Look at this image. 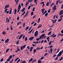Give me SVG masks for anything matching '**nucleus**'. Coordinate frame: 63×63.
Listing matches in <instances>:
<instances>
[{"label": "nucleus", "mask_w": 63, "mask_h": 63, "mask_svg": "<svg viewBox=\"0 0 63 63\" xmlns=\"http://www.w3.org/2000/svg\"><path fill=\"white\" fill-rule=\"evenodd\" d=\"M11 58H12V55H11L9 57V59H11Z\"/></svg>", "instance_id": "44"}, {"label": "nucleus", "mask_w": 63, "mask_h": 63, "mask_svg": "<svg viewBox=\"0 0 63 63\" xmlns=\"http://www.w3.org/2000/svg\"><path fill=\"white\" fill-rule=\"evenodd\" d=\"M59 36H61V33L58 34V37H59Z\"/></svg>", "instance_id": "50"}, {"label": "nucleus", "mask_w": 63, "mask_h": 63, "mask_svg": "<svg viewBox=\"0 0 63 63\" xmlns=\"http://www.w3.org/2000/svg\"><path fill=\"white\" fill-rule=\"evenodd\" d=\"M55 34L54 33H53L51 36V37H52V38H54L56 36V34L55 35Z\"/></svg>", "instance_id": "6"}, {"label": "nucleus", "mask_w": 63, "mask_h": 63, "mask_svg": "<svg viewBox=\"0 0 63 63\" xmlns=\"http://www.w3.org/2000/svg\"><path fill=\"white\" fill-rule=\"evenodd\" d=\"M63 41V38L60 41V43H61L62 42V41Z\"/></svg>", "instance_id": "62"}, {"label": "nucleus", "mask_w": 63, "mask_h": 63, "mask_svg": "<svg viewBox=\"0 0 63 63\" xmlns=\"http://www.w3.org/2000/svg\"><path fill=\"white\" fill-rule=\"evenodd\" d=\"M22 36H23V34L21 35L18 38V40H20V39L22 37Z\"/></svg>", "instance_id": "10"}, {"label": "nucleus", "mask_w": 63, "mask_h": 63, "mask_svg": "<svg viewBox=\"0 0 63 63\" xmlns=\"http://www.w3.org/2000/svg\"><path fill=\"white\" fill-rule=\"evenodd\" d=\"M33 29H32L31 31H30V32H28V33H31V32H32V31H33Z\"/></svg>", "instance_id": "26"}, {"label": "nucleus", "mask_w": 63, "mask_h": 63, "mask_svg": "<svg viewBox=\"0 0 63 63\" xmlns=\"http://www.w3.org/2000/svg\"><path fill=\"white\" fill-rule=\"evenodd\" d=\"M48 54L47 53H46L45 54H44V56H46Z\"/></svg>", "instance_id": "57"}, {"label": "nucleus", "mask_w": 63, "mask_h": 63, "mask_svg": "<svg viewBox=\"0 0 63 63\" xmlns=\"http://www.w3.org/2000/svg\"><path fill=\"white\" fill-rule=\"evenodd\" d=\"M39 39H40L39 38H37L36 39V41H39V40H40Z\"/></svg>", "instance_id": "56"}, {"label": "nucleus", "mask_w": 63, "mask_h": 63, "mask_svg": "<svg viewBox=\"0 0 63 63\" xmlns=\"http://www.w3.org/2000/svg\"><path fill=\"white\" fill-rule=\"evenodd\" d=\"M41 19L40 18H39V19H38V20L37 21V23H39V21H40V20Z\"/></svg>", "instance_id": "37"}, {"label": "nucleus", "mask_w": 63, "mask_h": 63, "mask_svg": "<svg viewBox=\"0 0 63 63\" xmlns=\"http://www.w3.org/2000/svg\"><path fill=\"white\" fill-rule=\"evenodd\" d=\"M20 8H21V5L20 4H19L18 5V9L17 10L18 13V12H19V11H20Z\"/></svg>", "instance_id": "3"}, {"label": "nucleus", "mask_w": 63, "mask_h": 63, "mask_svg": "<svg viewBox=\"0 0 63 63\" xmlns=\"http://www.w3.org/2000/svg\"><path fill=\"white\" fill-rule=\"evenodd\" d=\"M36 46V44H35V45H34V44H33L32 45V47H35V46Z\"/></svg>", "instance_id": "46"}, {"label": "nucleus", "mask_w": 63, "mask_h": 63, "mask_svg": "<svg viewBox=\"0 0 63 63\" xmlns=\"http://www.w3.org/2000/svg\"><path fill=\"white\" fill-rule=\"evenodd\" d=\"M63 51V50L61 51H60L58 54L57 55V57H59V56H60L61 55V54H62V53Z\"/></svg>", "instance_id": "2"}, {"label": "nucleus", "mask_w": 63, "mask_h": 63, "mask_svg": "<svg viewBox=\"0 0 63 63\" xmlns=\"http://www.w3.org/2000/svg\"><path fill=\"white\" fill-rule=\"evenodd\" d=\"M26 13L25 11L22 14L21 16H23V15H24Z\"/></svg>", "instance_id": "29"}, {"label": "nucleus", "mask_w": 63, "mask_h": 63, "mask_svg": "<svg viewBox=\"0 0 63 63\" xmlns=\"http://www.w3.org/2000/svg\"><path fill=\"white\" fill-rule=\"evenodd\" d=\"M20 48H21V50H22V49H24V47H23V46H22L21 47H20Z\"/></svg>", "instance_id": "22"}, {"label": "nucleus", "mask_w": 63, "mask_h": 63, "mask_svg": "<svg viewBox=\"0 0 63 63\" xmlns=\"http://www.w3.org/2000/svg\"><path fill=\"white\" fill-rule=\"evenodd\" d=\"M25 41H26L27 40V37H26V38H25Z\"/></svg>", "instance_id": "49"}, {"label": "nucleus", "mask_w": 63, "mask_h": 63, "mask_svg": "<svg viewBox=\"0 0 63 63\" xmlns=\"http://www.w3.org/2000/svg\"><path fill=\"white\" fill-rule=\"evenodd\" d=\"M9 50H10V49H9V48L7 49L6 50V53H7V52H8L9 51Z\"/></svg>", "instance_id": "19"}, {"label": "nucleus", "mask_w": 63, "mask_h": 63, "mask_svg": "<svg viewBox=\"0 0 63 63\" xmlns=\"http://www.w3.org/2000/svg\"><path fill=\"white\" fill-rule=\"evenodd\" d=\"M34 15V12H32L31 13V16H32V15Z\"/></svg>", "instance_id": "43"}, {"label": "nucleus", "mask_w": 63, "mask_h": 63, "mask_svg": "<svg viewBox=\"0 0 63 63\" xmlns=\"http://www.w3.org/2000/svg\"><path fill=\"white\" fill-rule=\"evenodd\" d=\"M18 59H19V58H16L15 59L14 62H15L16 61V60H18Z\"/></svg>", "instance_id": "40"}, {"label": "nucleus", "mask_w": 63, "mask_h": 63, "mask_svg": "<svg viewBox=\"0 0 63 63\" xmlns=\"http://www.w3.org/2000/svg\"><path fill=\"white\" fill-rule=\"evenodd\" d=\"M38 35V31H36L34 33V36H35L36 37Z\"/></svg>", "instance_id": "4"}, {"label": "nucleus", "mask_w": 63, "mask_h": 63, "mask_svg": "<svg viewBox=\"0 0 63 63\" xmlns=\"http://www.w3.org/2000/svg\"><path fill=\"white\" fill-rule=\"evenodd\" d=\"M51 41H50L49 43V45H51Z\"/></svg>", "instance_id": "38"}, {"label": "nucleus", "mask_w": 63, "mask_h": 63, "mask_svg": "<svg viewBox=\"0 0 63 63\" xmlns=\"http://www.w3.org/2000/svg\"><path fill=\"white\" fill-rule=\"evenodd\" d=\"M45 8H43L42 9L41 11H42V13H43L44 12V11H45Z\"/></svg>", "instance_id": "15"}, {"label": "nucleus", "mask_w": 63, "mask_h": 63, "mask_svg": "<svg viewBox=\"0 0 63 63\" xmlns=\"http://www.w3.org/2000/svg\"><path fill=\"white\" fill-rule=\"evenodd\" d=\"M33 60V58H31L29 61V62H31Z\"/></svg>", "instance_id": "20"}, {"label": "nucleus", "mask_w": 63, "mask_h": 63, "mask_svg": "<svg viewBox=\"0 0 63 63\" xmlns=\"http://www.w3.org/2000/svg\"><path fill=\"white\" fill-rule=\"evenodd\" d=\"M10 29L11 30H13V28L12 27V26H10Z\"/></svg>", "instance_id": "51"}, {"label": "nucleus", "mask_w": 63, "mask_h": 63, "mask_svg": "<svg viewBox=\"0 0 63 63\" xmlns=\"http://www.w3.org/2000/svg\"><path fill=\"white\" fill-rule=\"evenodd\" d=\"M28 12H27L26 13V14L24 16V18H25L27 16H28Z\"/></svg>", "instance_id": "12"}, {"label": "nucleus", "mask_w": 63, "mask_h": 63, "mask_svg": "<svg viewBox=\"0 0 63 63\" xmlns=\"http://www.w3.org/2000/svg\"><path fill=\"white\" fill-rule=\"evenodd\" d=\"M42 27V25H39L38 27V29H39V28H40V27Z\"/></svg>", "instance_id": "21"}, {"label": "nucleus", "mask_w": 63, "mask_h": 63, "mask_svg": "<svg viewBox=\"0 0 63 63\" xmlns=\"http://www.w3.org/2000/svg\"><path fill=\"white\" fill-rule=\"evenodd\" d=\"M47 15H48V13H46L45 14V16H47Z\"/></svg>", "instance_id": "36"}, {"label": "nucleus", "mask_w": 63, "mask_h": 63, "mask_svg": "<svg viewBox=\"0 0 63 63\" xmlns=\"http://www.w3.org/2000/svg\"><path fill=\"white\" fill-rule=\"evenodd\" d=\"M45 36V34H42V35L40 36L39 37L40 39H41L44 38V39H45L46 38V36Z\"/></svg>", "instance_id": "1"}, {"label": "nucleus", "mask_w": 63, "mask_h": 63, "mask_svg": "<svg viewBox=\"0 0 63 63\" xmlns=\"http://www.w3.org/2000/svg\"><path fill=\"white\" fill-rule=\"evenodd\" d=\"M35 7H33V9H32V11L33 12H34V11H35Z\"/></svg>", "instance_id": "54"}, {"label": "nucleus", "mask_w": 63, "mask_h": 63, "mask_svg": "<svg viewBox=\"0 0 63 63\" xmlns=\"http://www.w3.org/2000/svg\"><path fill=\"white\" fill-rule=\"evenodd\" d=\"M29 28V27L27 26L25 29L26 30H27Z\"/></svg>", "instance_id": "32"}, {"label": "nucleus", "mask_w": 63, "mask_h": 63, "mask_svg": "<svg viewBox=\"0 0 63 63\" xmlns=\"http://www.w3.org/2000/svg\"><path fill=\"white\" fill-rule=\"evenodd\" d=\"M36 60H33V61H32V63L33 62H35Z\"/></svg>", "instance_id": "63"}, {"label": "nucleus", "mask_w": 63, "mask_h": 63, "mask_svg": "<svg viewBox=\"0 0 63 63\" xmlns=\"http://www.w3.org/2000/svg\"><path fill=\"white\" fill-rule=\"evenodd\" d=\"M10 60V59L9 58L7 60V62H8V61H9Z\"/></svg>", "instance_id": "58"}, {"label": "nucleus", "mask_w": 63, "mask_h": 63, "mask_svg": "<svg viewBox=\"0 0 63 63\" xmlns=\"http://www.w3.org/2000/svg\"><path fill=\"white\" fill-rule=\"evenodd\" d=\"M22 63H26V61L25 60L23 61L22 62Z\"/></svg>", "instance_id": "33"}, {"label": "nucleus", "mask_w": 63, "mask_h": 63, "mask_svg": "<svg viewBox=\"0 0 63 63\" xmlns=\"http://www.w3.org/2000/svg\"><path fill=\"white\" fill-rule=\"evenodd\" d=\"M25 11V8H23V9L21 10V11L22 12V13H23L24 11Z\"/></svg>", "instance_id": "23"}, {"label": "nucleus", "mask_w": 63, "mask_h": 63, "mask_svg": "<svg viewBox=\"0 0 63 63\" xmlns=\"http://www.w3.org/2000/svg\"><path fill=\"white\" fill-rule=\"evenodd\" d=\"M36 49H34L33 50V54H34L35 52H36Z\"/></svg>", "instance_id": "24"}, {"label": "nucleus", "mask_w": 63, "mask_h": 63, "mask_svg": "<svg viewBox=\"0 0 63 63\" xmlns=\"http://www.w3.org/2000/svg\"><path fill=\"white\" fill-rule=\"evenodd\" d=\"M50 52L52 51V48H51L50 49Z\"/></svg>", "instance_id": "61"}, {"label": "nucleus", "mask_w": 63, "mask_h": 63, "mask_svg": "<svg viewBox=\"0 0 63 63\" xmlns=\"http://www.w3.org/2000/svg\"><path fill=\"white\" fill-rule=\"evenodd\" d=\"M51 20H52V21H53V24L54 23V20H53L52 19H51Z\"/></svg>", "instance_id": "52"}, {"label": "nucleus", "mask_w": 63, "mask_h": 63, "mask_svg": "<svg viewBox=\"0 0 63 63\" xmlns=\"http://www.w3.org/2000/svg\"><path fill=\"white\" fill-rule=\"evenodd\" d=\"M33 47H31L30 48V51H31V52H32V49H33Z\"/></svg>", "instance_id": "11"}, {"label": "nucleus", "mask_w": 63, "mask_h": 63, "mask_svg": "<svg viewBox=\"0 0 63 63\" xmlns=\"http://www.w3.org/2000/svg\"><path fill=\"white\" fill-rule=\"evenodd\" d=\"M19 40L17 42H16V44H17V45H18V44H19Z\"/></svg>", "instance_id": "28"}, {"label": "nucleus", "mask_w": 63, "mask_h": 63, "mask_svg": "<svg viewBox=\"0 0 63 63\" xmlns=\"http://www.w3.org/2000/svg\"><path fill=\"white\" fill-rule=\"evenodd\" d=\"M36 48L37 50H39V49H40V48L39 47H37Z\"/></svg>", "instance_id": "30"}, {"label": "nucleus", "mask_w": 63, "mask_h": 63, "mask_svg": "<svg viewBox=\"0 0 63 63\" xmlns=\"http://www.w3.org/2000/svg\"><path fill=\"white\" fill-rule=\"evenodd\" d=\"M34 37H32L29 38V40L30 41H31V40H32L34 39Z\"/></svg>", "instance_id": "8"}, {"label": "nucleus", "mask_w": 63, "mask_h": 63, "mask_svg": "<svg viewBox=\"0 0 63 63\" xmlns=\"http://www.w3.org/2000/svg\"><path fill=\"white\" fill-rule=\"evenodd\" d=\"M6 34V32H2V34H3V35H5Z\"/></svg>", "instance_id": "31"}, {"label": "nucleus", "mask_w": 63, "mask_h": 63, "mask_svg": "<svg viewBox=\"0 0 63 63\" xmlns=\"http://www.w3.org/2000/svg\"><path fill=\"white\" fill-rule=\"evenodd\" d=\"M42 61L40 60H39L38 61V63H41Z\"/></svg>", "instance_id": "27"}, {"label": "nucleus", "mask_w": 63, "mask_h": 63, "mask_svg": "<svg viewBox=\"0 0 63 63\" xmlns=\"http://www.w3.org/2000/svg\"><path fill=\"white\" fill-rule=\"evenodd\" d=\"M16 9H15V10H14V14L16 15Z\"/></svg>", "instance_id": "16"}, {"label": "nucleus", "mask_w": 63, "mask_h": 63, "mask_svg": "<svg viewBox=\"0 0 63 63\" xmlns=\"http://www.w3.org/2000/svg\"><path fill=\"white\" fill-rule=\"evenodd\" d=\"M62 60H63V57H62L61 58V59H60V61H61Z\"/></svg>", "instance_id": "48"}, {"label": "nucleus", "mask_w": 63, "mask_h": 63, "mask_svg": "<svg viewBox=\"0 0 63 63\" xmlns=\"http://www.w3.org/2000/svg\"><path fill=\"white\" fill-rule=\"evenodd\" d=\"M47 12V11H46L43 14V15H45L46 13Z\"/></svg>", "instance_id": "45"}, {"label": "nucleus", "mask_w": 63, "mask_h": 63, "mask_svg": "<svg viewBox=\"0 0 63 63\" xmlns=\"http://www.w3.org/2000/svg\"><path fill=\"white\" fill-rule=\"evenodd\" d=\"M55 16H56V15H55L53 17L54 19H55Z\"/></svg>", "instance_id": "55"}, {"label": "nucleus", "mask_w": 63, "mask_h": 63, "mask_svg": "<svg viewBox=\"0 0 63 63\" xmlns=\"http://www.w3.org/2000/svg\"><path fill=\"white\" fill-rule=\"evenodd\" d=\"M61 9H63V4L61 6Z\"/></svg>", "instance_id": "64"}, {"label": "nucleus", "mask_w": 63, "mask_h": 63, "mask_svg": "<svg viewBox=\"0 0 63 63\" xmlns=\"http://www.w3.org/2000/svg\"><path fill=\"white\" fill-rule=\"evenodd\" d=\"M63 17V15H62L61 16H60V18H62V17Z\"/></svg>", "instance_id": "59"}, {"label": "nucleus", "mask_w": 63, "mask_h": 63, "mask_svg": "<svg viewBox=\"0 0 63 63\" xmlns=\"http://www.w3.org/2000/svg\"><path fill=\"white\" fill-rule=\"evenodd\" d=\"M19 61H20V59H19L17 61V62H16V63H18Z\"/></svg>", "instance_id": "47"}, {"label": "nucleus", "mask_w": 63, "mask_h": 63, "mask_svg": "<svg viewBox=\"0 0 63 63\" xmlns=\"http://www.w3.org/2000/svg\"><path fill=\"white\" fill-rule=\"evenodd\" d=\"M60 1V0H59L57 1L56 2V5H58V2Z\"/></svg>", "instance_id": "17"}, {"label": "nucleus", "mask_w": 63, "mask_h": 63, "mask_svg": "<svg viewBox=\"0 0 63 63\" xmlns=\"http://www.w3.org/2000/svg\"><path fill=\"white\" fill-rule=\"evenodd\" d=\"M46 6H49V2H47L46 4Z\"/></svg>", "instance_id": "34"}, {"label": "nucleus", "mask_w": 63, "mask_h": 63, "mask_svg": "<svg viewBox=\"0 0 63 63\" xmlns=\"http://www.w3.org/2000/svg\"><path fill=\"white\" fill-rule=\"evenodd\" d=\"M21 24V22L20 21V22H19L17 24V25H18L19 24Z\"/></svg>", "instance_id": "18"}, {"label": "nucleus", "mask_w": 63, "mask_h": 63, "mask_svg": "<svg viewBox=\"0 0 63 63\" xmlns=\"http://www.w3.org/2000/svg\"><path fill=\"white\" fill-rule=\"evenodd\" d=\"M9 41V39H7V40L5 41V43H8Z\"/></svg>", "instance_id": "13"}, {"label": "nucleus", "mask_w": 63, "mask_h": 63, "mask_svg": "<svg viewBox=\"0 0 63 63\" xmlns=\"http://www.w3.org/2000/svg\"><path fill=\"white\" fill-rule=\"evenodd\" d=\"M7 10H8V9H5L4 11V12L5 13H6V12H7Z\"/></svg>", "instance_id": "39"}, {"label": "nucleus", "mask_w": 63, "mask_h": 63, "mask_svg": "<svg viewBox=\"0 0 63 63\" xmlns=\"http://www.w3.org/2000/svg\"><path fill=\"white\" fill-rule=\"evenodd\" d=\"M59 49H60L59 48L57 50V52H56V53H58V52L59 51Z\"/></svg>", "instance_id": "35"}, {"label": "nucleus", "mask_w": 63, "mask_h": 63, "mask_svg": "<svg viewBox=\"0 0 63 63\" xmlns=\"http://www.w3.org/2000/svg\"><path fill=\"white\" fill-rule=\"evenodd\" d=\"M17 50H18V51H20V49L18 48V47H17Z\"/></svg>", "instance_id": "60"}, {"label": "nucleus", "mask_w": 63, "mask_h": 63, "mask_svg": "<svg viewBox=\"0 0 63 63\" xmlns=\"http://www.w3.org/2000/svg\"><path fill=\"white\" fill-rule=\"evenodd\" d=\"M62 19V18H61L58 20V21H59V22H60V21H61Z\"/></svg>", "instance_id": "25"}, {"label": "nucleus", "mask_w": 63, "mask_h": 63, "mask_svg": "<svg viewBox=\"0 0 63 63\" xmlns=\"http://www.w3.org/2000/svg\"><path fill=\"white\" fill-rule=\"evenodd\" d=\"M9 4L6 5L5 7V9H6V8H8L9 7Z\"/></svg>", "instance_id": "14"}, {"label": "nucleus", "mask_w": 63, "mask_h": 63, "mask_svg": "<svg viewBox=\"0 0 63 63\" xmlns=\"http://www.w3.org/2000/svg\"><path fill=\"white\" fill-rule=\"evenodd\" d=\"M25 23H23V27H24L25 26Z\"/></svg>", "instance_id": "42"}, {"label": "nucleus", "mask_w": 63, "mask_h": 63, "mask_svg": "<svg viewBox=\"0 0 63 63\" xmlns=\"http://www.w3.org/2000/svg\"><path fill=\"white\" fill-rule=\"evenodd\" d=\"M62 14H63V12L62 10H61L60 12L59 15L60 16H61Z\"/></svg>", "instance_id": "9"}, {"label": "nucleus", "mask_w": 63, "mask_h": 63, "mask_svg": "<svg viewBox=\"0 0 63 63\" xmlns=\"http://www.w3.org/2000/svg\"><path fill=\"white\" fill-rule=\"evenodd\" d=\"M29 3V2L28 1H27V2L26 3V6L25 7H26L27 6V5H28V4Z\"/></svg>", "instance_id": "7"}, {"label": "nucleus", "mask_w": 63, "mask_h": 63, "mask_svg": "<svg viewBox=\"0 0 63 63\" xmlns=\"http://www.w3.org/2000/svg\"><path fill=\"white\" fill-rule=\"evenodd\" d=\"M56 10V6L55 5L53 9V12H54Z\"/></svg>", "instance_id": "5"}, {"label": "nucleus", "mask_w": 63, "mask_h": 63, "mask_svg": "<svg viewBox=\"0 0 63 63\" xmlns=\"http://www.w3.org/2000/svg\"><path fill=\"white\" fill-rule=\"evenodd\" d=\"M31 7V6H29L28 7V10L30 9V8Z\"/></svg>", "instance_id": "53"}, {"label": "nucleus", "mask_w": 63, "mask_h": 63, "mask_svg": "<svg viewBox=\"0 0 63 63\" xmlns=\"http://www.w3.org/2000/svg\"><path fill=\"white\" fill-rule=\"evenodd\" d=\"M51 32H52L51 31L50 32H49V33L48 34V35H50L51 34Z\"/></svg>", "instance_id": "41"}]
</instances>
